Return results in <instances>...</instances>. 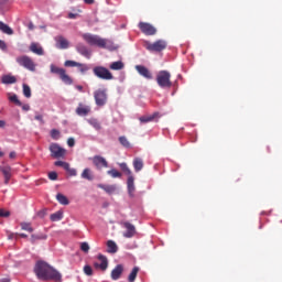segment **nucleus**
<instances>
[{
    "instance_id": "obj_33",
    "label": "nucleus",
    "mask_w": 282,
    "mask_h": 282,
    "mask_svg": "<svg viewBox=\"0 0 282 282\" xmlns=\"http://www.w3.org/2000/svg\"><path fill=\"white\" fill-rule=\"evenodd\" d=\"M138 273H139V268L138 267L132 268L130 275H128V282H134V280H137Z\"/></svg>"
},
{
    "instance_id": "obj_7",
    "label": "nucleus",
    "mask_w": 282,
    "mask_h": 282,
    "mask_svg": "<svg viewBox=\"0 0 282 282\" xmlns=\"http://www.w3.org/2000/svg\"><path fill=\"white\" fill-rule=\"evenodd\" d=\"M93 74L101 80H113V74H111L105 66H96L93 68Z\"/></svg>"
},
{
    "instance_id": "obj_1",
    "label": "nucleus",
    "mask_w": 282,
    "mask_h": 282,
    "mask_svg": "<svg viewBox=\"0 0 282 282\" xmlns=\"http://www.w3.org/2000/svg\"><path fill=\"white\" fill-rule=\"evenodd\" d=\"M33 272L35 273V276H37V280L61 282L59 271L45 261L40 260L35 262Z\"/></svg>"
},
{
    "instance_id": "obj_34",
    "label": "nucleus",
    "mask_w": 282,
    "mask_h": 282,
    "mask_svg": "<svg viewBox=\"0 0 282 282\" xmlns=\"http://www.w3.org/2000/svg\"><path fill=\"white\" fill-rule=\"evenodd\" d=\"M119 142L121 147H124V149H131V143L129 142V139H127V137H119Z\"/></svg>"
},
{
    "instance_id": "obj_43",
    "label": "nucleus",
    "mask_w": 282,
    "mask_h": 282,
    "mask_svg": "<svg viewBox=\"0 0 282 282\" xmlns=\"http://www.w3.org/2000/svg\"><path fill=\"white\" fill-rule=\"evenodd\" d=\"M9 100H10L11 102H14V105H17L18 107H21V106H22L21 100H19V97H18L17 95L11 96V97L9 98Z\"/></svg>"
},
{
    "instance_id": "obj_53",
    "label": "nucleus",
    "mask_w": 282,
    "mask_h": 282,
    "mask_svg": "<svg viewBox=\"0 0 282 282\" xmlns=\"http://www.w3.org/2000/svg\"><path fill=\"white\" fill-rule=\"evenodd\" d=\"M117 250L118 249H108V250H106V252H108L110 254H115V253H117Z\"/></svg>"
},
{
    "instance_id": "obj_28",
    "label": "nucleus",
    "mask_w": 282,
    "mask_h": 282,
    "mask_svg": "<svg viewBox=\"0 0 282 282\" xmlns=\"http://www.w3.org/2000/svg\"><path fill=\"white\" fill-rule=\"evenodd\" d=\"M56 199L62 206H69V199L63 194H57Z\"/></svg>"
},
{
    "instance_id": "obj_61",
    "label": "nucleus",
    "mask_w": 282,
    "mask_h": 282,
    "mask_svg": "<svg viewBox=\"0 0 282 282\" xmlns=\"http://www.w3.org/2000/svg\"><path fill=\"white\" fill-rule=\"evenodd\" d=\"M76 89H77L78 91H83V86L77 85V86H76Z\"/></svg>"
},
{
    "instance_id": "obj_49",
    "label": "nucleus",
    "mask_w": 282,
    "mask_h": 282,
    "mask_svg": "<svg viewBox=\"0 0 282 282\" xmlns=\"http://www.w3.org/2000/svg\"><path fill=\"white\" fill-rule=\"evenodd\" d=\"M75 144H76V140H74V138H69L68 140H67V145L68 147H75Z\"/></svg>"
},
{
    "instance_id": "obj_10",
    "label": "nucleus",
    "mask_w": 282,
    "mask_h": 282,
    "mask_svg": "<svg viewBox=\"0 0 282 282\" xmlns=\"http://www.w3.org/2000/svg\"><path fill=\"white\" fill-rule=\"evenodd\" d=\"M94 98L97 107H105L107 105V91L98 89L94 93Z\"/></svg>"
},
{
    "instance_id": "obj_50",
    "label": "nucleus",
    "mask_w": 282,
    "mask_h": 282,
    "mask_svg": "<svg viewBox=\"0 0 282 282\" xmlns=\"http://www.w3.org/2000/svg\"><path fill=\"white\" fill-rule=\"evenodd\" d=\"M34 118H35V120L41 122V124H45V120H43V116L42 115H36Z\"/></svg>"
},
{
    "instance_id": "obj_8",
    "label": "nucleus",
    "mask_w": 282,
    "mask_h": 282,
    "mask_svg": "<svg viewBox=\"0 0 282 282\" xmlns=\"http://www.w3.org/2000/svg\"><path fill=\"white\" fill-rule=\"evenodd\" d=\"M48 151L51 152V158H54V160L65 158V154L67 153V150L61 148L58 143H51Z\"/></svg>"
},
{
    "instance_id": "obj_29",
    "label": "nucleus",
    "mask_w": 282,
    "mask_h": 282,
    "mask_svg": "<svg viewBox=\"0 0 282 282\" xmlns=\"http://www.w3.org/2000/svg\"><path fill=\"white\" fill-rule=\"evenodd\" d=\"M83 180H88V182H91L94 180V174L91 173L90 169H85L82 173Z\"/></svg>"
},
{
    "instance_id": "obj_37",
    "label": "nucleus",
    "mask_w": 282,
    "mask_h": 282,
    "mask_svg": "<svg viewBox=\"0 0 282 282\" xmlns=\"http://www.w3.org/2000/svg\"><path fill=\"white\" fill-rule=\"evenodd\" d=\"M23 96L32 98V89L26 84H23Z\"/></svg>"
},
{
    "instance_id": "obj_20",
    "label": "nucleus",
    "mask_w": 282,
    "mask_h": 282,
    "mask_svg": "<svg viewBox=\"0 0 282 282\" xmlns=\"http://www.w3.org/2000/svg\"><path fill=\"white\" fill-rule=\"evenodd\" d=\"M158 116H160V112H154L153 115L140 117L139 120L142 124H147V122H153Z\"/></svg>"
},
{
    "instance_id": "obj_46",
    "label": "nucleus",
    "mask_w": 282,
    "mask_h": 282,
    "mask_svg": "<svg viewBox=\"0 0 282 282\" xmlns=\"http://www.w3.org/2000/svg\"><path fill=\"white\" fill-rule=\"evenodd\" d=\"M48 180H52L53 182L58 180V174L56 172H50Z\"/></svg>"
},
{
    "instance_id": "obj_13",
    "label": "nucleus",
    "mask_w": 282,
    "mask_h": 282,
    "mask_svg": "<svg viewBox=\"0 0 282 282\" xmlns=\"http://www.w3.org/2000/svg\"><path fill=\"white\" fill-rule=\"evenodd\" d=\"M121 226L126 228L127 231L123 234V236L127 237L128 239H131V237L135 235V226H133V224L129 221H123L121 223Z\"/></svg>"
},
{
    "instance_id": "obj_56",
    "label": "nucleus",
    "mask_w": 282,
    "mask_h": 282,
    "mask_svg": "<svg viewBox=\"0 0 282 282\" xmlns=\"http://www.w3.org/2000/svg\"><path fill=\"white\" fill-rule=\"evenodd\" d=\"M80 248H89V243L88 242H82Z\"/></svg>"
},
{
    "instance_id": "obj_62",
    "label": "nucleus",
    "mask_w": 282,
    "mask_h": 282,
    "mask_svg": "<svg viewBox=\"0 0 282 282\" xmlns=\"http://www.w3.org/2000/svg\"><path fill=\"white\" fill-rule=\"evenodd\" d=\"M29 30H34V24L33 23L29 24Z\"/></svg>"
},
{
    "instance_id": "obj_38",
    "label": "nucleus",
    "mask_w": 282,
    "mask_h": 282,
    "mask_svg": "<svg viewBox=\"0 0 282 282\" xmlns=\"http://www.w3.org/2000/svg\"><path fill=\"white\" fill-rule=\"evenodd\" d=\"M83 272H84L85 275H87V276L94 275V270L91 269V265H85V267H83Z\"/></svg>"
},
{
    "instance_id": "obj_15",
    "label": "nucleus",
    "mask_w": 282,
    "mask_h": 282,
    "mask_svg": "<svg viewBox=\"0 0 282 282\" xmlns=\"http://www.w3.org/2000/svg\"><path fill=\"white\" fill-rule=\"evenodd\" d=\"M93 163L96 166V169H107L109 166V163L107 162V160L100 155L94 156Z\"/></svg>"
},
{
    "instance_id": "obj_22",
    "label": "nucleus",
    "mask_w": 282,
    "mask_h": 282,
    "mask_svg": "<svg viewBox=\"0 0 282 282\" xmlns=\"http://www.w3.org/2000/svg\"><path fill=\"white\" fill-rule=\"evenodd\" d=\"M133 167L135 173H140V171H142V169H144V161H142V159L140 158H135L133 160Z\"/></svg>"
},
{
    "instance_id": "obj_57",
    "label": "nucleus",
    "mask_w": 282,
    "mask_h": 282,
    "mask_svg": "<svg viewBox=\"0 0 282 282\" xmlns=\"http://www.w3.org/2000/svg\"><path fill=\"white\" fill-rule=\"evenodd\" d=\"M85 3H87L88 6L94 4V0H84Z\"/></svg>"
},
{
    "instance_id": "obj_5",
    "label": "nucleus",
    "mask_w": 282,
    "mask_h": 282,
    "mask_svg": "<svg viewBox=\"0 0 282 282\" xmlns=\"http://www.w3.org/2000/svg\"><path fill=\"white\" fill-rule=\"evenodd\" d=\"M167 45L169 44L164 40H158L154 43H151V42L144 43V47L145 50H148V52H155V53L164 52Z\"/></svg>"
},
{
    "instance_id": "obj_60",
    "label": "nucleus",
    "mask_w": 282,
    "mask_h": 282,
    "mask_svg": "<svg viewBox=\"0 0 282 282\" xmlns=\"http://www.w3.org/2000/svg\"><path fill=\"white\" fill-rule=\"evenodd\" d=\"M39 217H45V212H39Z\"/></svg>"
},
{
    "instance_id": "obj_25",
    "label": "nucleus",
    "mask_w": 282,
    "mask_h": 282,
    "mask_svg": "<svg viewBox=\"0 0 282 282\" xmlns=\"http://www.w3.org/2000/svg\"><path fill=\"white\" fill-rule=\"evenodd\" d=\"M30 50L31 52H33V54H37V56H43L44 52H43V47H41L39 44L36 43H32L30 45Z\"/></svg>"
},
{
    "instance_id": "obj_14",
    "label": "nucleus",
    "mask_w": 282,
    "mask_h": 282,
    "mask_svg": "<svg viewBox=\"0 0 282 282\" xmlns=\"http://www.w3.org/2000/svg\"><path fill=\"white\" fill-rule=\"evenodd\" d=\"M98 260L100 261V263H94V268L100 269L102 272L107 271V268H109V261L107 260V257L100 254L98 256Z\"/></svg>"
},
{
    "instance_id": "obj_58",
    "label": "nucleus",
    "mask_w": 282,
    "mask_h": 282,
    "mask_svg": "<svg viewBox=\"0 0 282 282\" xmlns=\"http://www.w3.org/2000/svg\"><path fill=\"white\" fill-rule=\"evenodd\" d=\"M3 127H6V121L0 120V129H3Z\"/></svg>"
},
{
    "instance_id": "obj_47",
    "label": "nucleus",
    "mask_w": 282,
    "mask_h": 282,
    "mask_svg": "<svg viewBox=\"0 0 282 282\" xmlns=\"http://www.w3.org/2000/svg\"><path fill=\"white\" fill-rule=\"evenodd\" d=\"M0 217H10V212L6 209H0Z\"/></svg>"
},
{
    "instance_id": "obj_30",
    "label": "nucleus",
    "mask_w": 282,
    "mask_h": 282,
    "mask_svg": "<svg viewBox=\"0 0 282 282\" xmlns=\"http://www.w3.org/2000/svg\"><path fill=\"white\" fill-rule=\"evenodd\" d=\"M88 124L96 129V131H100L102 129V126L100 124V121L98 119H90L88 120Z\"/></svg>"
},
{
    "instance_id": "obj_36",
    "label": "nucleus",
    "mask_w": 282,
    "mask_h": 282,
    "mask_svg": "<svg viewBox=\"0 0 282 282\" xmlns=\"http://www.w3.org/2000/svg\"><path fill=\"white\" fill-rule=\"evenodd\" d=\"M120 169L121 171H123V173H126V175H128V177H131V175H133L127 163H121Z\"/></svg>"
},
{
    "instance_id": "obj_2",
    "label": "nucleus",
    "mask_w": 282,
    "mask_h": 282,
    "mask_svg": "<svg viewBox=\"0 0 282 282\" xmlns=\"http://www.w3.org/2000/svg\"><path fill=\"white\" fill-rule=\"evenodd\" d=\"M82 37L84 39V41H86V43H88V45L101 47L102 50H109V46H108L109 40L107 39H102L91 33H84Z\"/></svg>"
},
{
    "instance_id": "obj_6",
    "label": "nucleus",
    "mask_w": 282,
    "mask_h": 282,
    "mask_svg": "<svg viewBox=\"0 0 282 282\" xmlns=\"http://www.w3.org/2000/svg\"><path fill=\"white\" fill-rule=\"evenodd\" d=\"M17 63L21 67H24V69H29V72H36V64L34 63L33 59H31L30 56L28 55H22L17 57Z\"/></svg>"
},
{
    "instance_id": "obj_12",
    "label": "nucleus",
    "mask_w": 282,
    "mask_h": 282,
    "mask_svg": "<svg viewBox=\"0 0 282 282\" xmlns=\"http://www.w3.org/2000/svg\"><path fill=\"white\" fill-rule=\"evenodd\" d=\"M135 70L138 72V74H140V76L147 78V80L153 79V74L151 73V70H149V68H147V66L137 65Z\"/></svg>"
},
{
    "instance_id": "obj_27",
    "label": "nucleus",
    "mask_w": 282,
    "mask_h": 282,
    "mask_svg": "<svg viewBox=\"0 0 282 282\" xmlns=\"http://www.w3.org/2000/svg\"><path fill=\"white\" fill-rule=\"evenodd\" d=\"M0 31L3 32V34H8L9 36L14 34V31L12 28L8 26V24L0 21Z\"/></svg>"
},
{
    "instance_id": "obj_54",
    "label": "nucleus",
    "mask_w": 282,
    "mask_h": 282,
    "mask_svg": "<svg viewBox=\"0 0 282 282\" xmlns=\"http://www.w3.org/2000/svg\"><path fill=\"white\" fill-rule=\"evenodd\" d=\"M78 17V13H68V19H76Z\"/></svg>"
},
{
    "instance_id": "obj_21",
    "label": "nucleus",
    "mask_w": 282,
    "mask_h": 282,
    "mask_svg": "<svg viewBox=\"0 0 282 282\" xmlns=\"http://www.w3.org/2000/svg\"><path fill=\"white\" fill-rule=\"evenodd\" d=\"M97 186L98 188H101L102 191H105V193H107L108 195H113V192L117 191L118 188L116 185L98 184Z\"/></svg>"
},
{
    "instance_id": "obj_9",
    "label": "nucleus",
    "mask_w": 282,
    "mask_h": 282,
    "mask_svg": "<svg viewBox=\"0 0 282 282\" xmlns=\"http://www.w3.org/2000/svg\"><path fill=\"white\" fill-rule=\"evenodd\" d=\"M138 26L145 36H155V34H158V29L151 23L140 22Z\"/></svg>"
},
{
    "instance_id": "obj_52",
    "label": "nucleus",
    "mask_w": 282,
    "mask_h": 282,
    "mask_svg": "<svg viewBox=\"0 0 282 282\" xmlns=\"http://www.w3.org/2000/svg\"><path fill=\"white\" fill-rule=\"evenodd\" d=\"M21 107H22L23 111H30V105H28V104L23 105L22 104Z\"/></svg>"
},
{
    "instance_id": "obj_26",
    "label": "nucleus",
    "mask_w": 282,
    "mask_h": 282,
    "mask_svg": "<svg viewBox=\"0 0 282 282\" xmlns=\"http://www.w3.org/2000/svg\"><path fill=\"white\" fill-rule=\"evenodd\" d=\"M113 72H120V69H124V63L122 61L113 62L109 66Z\"/></svg>"
},
{
    "instance_id": "obj_41",
    "label": "nucleus",
    "mask_w": 282,
    "mask_h": 282,
    "mask_svg": "<svg viewBox=\"0 0 282 282\" xmlns=\"http://www.w3.org/2000/svg\"><path fill=\"white\" fill-rule=\"evenodd\" d=\"M55 166H62V169L65 171L66 169H69V163L65 162V161H56Z\"/></svg>"
},
{
    "instance_id": "obj_51",
    "label": "nucleus",
    "mask_w": 282,
    "mask_h": 282,
    "mask_svg": "<svg viewBox=\"0 0 282 282\" xmlns=\"http://www.w3.org/2000/svg\"><path fill=\"white\" fill-rule=\"evenodd\" d=\"M0 50H8V45L3 40H0Z\"/></svg>"
},
{
    "instance_id": "obj_55",
    "label": "nucleus",
    "mask_w": 282,
    "mask_h": 282,
    "mask_svg": "<svg viewBox=\"0 0 282 282\" xmlns=\"http://www.w3.org/2000/svg\"><path fill=\"white\" fill-rule=\"evenodd\" d=\"M9 158L14 160V158H17V152H10Z\"/></svg>"
},
{
    "instance_id": "obj_31",
    "label": "nucleus",
    "mask_w": 282,
    "mask_h": 282,
    "mask_svg": "<svg viewBox=\"0 0 282 282\" xmlns=\"http://www.w3.org/2000/svg\"><path fill=\"white\" fill-rule=\"evenodd\" d=\"M51 221H61L63 219V210H57L50 216Z\"/></svg>"
},
{
    "instance_id": "obj_35",
    "label": "nucleus",
    "mask_w": 282,
    "mask_h": 282,
    "mask_svg": "<svg viewBox=\"0 0 282 282\" xmlns=\"http://www.w3.org/2000/svg\"><path fill=\"white\" fill-rule=\"evenodd\" d=\"M20 226L22 230H26V232H34V228H32V223H21Z\"/></svg>"
},
{
    "instance_id": "obj_3",
    "label": "nucleus",
    "mask_w": 282,
    "mask_h": 282,
    "mask_svg": "<svg viewBox=\"0 0 282 282\" xmlns=\"http://www.w3.org/2000/svg\"><path fill=\"white\" fill-rule=\"evenodd\" d=\"M156 83L161 89H171L173 82H171V73L169 70H160L156 74Z\"/></svg>"
},
{
    "instance_id": "obj_16",
    "label": "nucleus",
    "mask_w": 282,
    "mask_h": 282,
    "mask_svg": "<svg viewBox=\"0 0 282 282\" xmlns=\"http://www.w3.org/2000/svg\"><path fill=\"white\" fill-rule=\"evenodd\" d=\"M127 188H128V195H130V197H134V195H135V178L133 177V175L128 176Z\"/></svg>"
},
{
    "instance_id": "obj_18",
    "label": "nucleus",
    "mask_w": 282,
    "mask_h": 282,
    "mask_svg": "<svg viewBox=\"0 0 282 282\" xmlns=\"http://www.w3.org/2000/svg\"><path fill=\"white\" fill-rule=\"evenodd\" d=\"M123 272V267L121 264H117L112 271H110V279L117 281L121 276Z\"/></svg>"
},
{
    "instance_id": "obj_42",
    "label": "nucleus",
    "mask_w": 282,
    "mask_h": 282,
    "mask_svg": "<svg viewBox=\"0 0 282 282\" xmlns=\"http://www.w3.org/2000/svg\"><path fill=\"white\" fill-rule=\"evenodd\" d=\"M51 138L53 140H58L61 138V131L56 129L51 130Z\"/></svg>"
},
{
    "instance_id": "obj_4",
    "label": "nucleus",
    "mask_w": 282,
    "mask_h": 282,
    "mask_svg": "<svg viewBox=\"0 0 282 282\" xmlns=\"http://www.w3.org/2000/svg\"><path fill=\"white\" fill-rule=\"evenodd\" d=\"M50 69L51 74H56L57 76H59L61 80L65 83V85L74 84V79H72V77L67 75V70H65V68H61L54 64H51Z\"/></svg>"
},
{
    "instance_id": "obj_11",
    "label": "nucleus",
    "mask_w": 282,
    "mask_h": 282,
    "mask_svg": "<svg viewBox=\"0 0 282 282\" xmlns=\"http://www.w3.org/2000/svg\"><path fill=\"white\" fill-rule=\"evenodd\" d=\"M54 41L57 50H67L69 47V41H67V39H65L63 35L55 36Z\"/></svg>"
},
{
    "instance_id": "obj_32",
    "label": "nucleus",
    "mask_w": 282,
    "mask_h": 282,
    "mask_svg": "<svg viewBox=\"0 0 282 282\" xmlns=\"http://www.w3.org/2000/svg\"><path fill=\"white\" fill-rule=\"evenodd\" d=\"M77 52L82 54V56H89V50L83 44L77 45Z\"/></svg>"
},
{
    "instance_id": "obj_48",
    "label": "nucleus",
    "mask_w": 282,
    "mask_h": 282,
    "mask_svg": "<svg viewBox=\"0 0 282 282\" xmlns=\"http://www.w3.org/2000/svg\"><path fill=\"white\" fill-rule=\"evenodd\" d=\"M107 248H118V246L116 245V242L113 240H108Z\"/></svg>"
},
{
    "instance_id": "obj_40",
    "label": "nucleus",
    "mask_w": 282,
    "mask_h": 282,
    "mask_svg": "<svg viewBox=\"0 0 282 282\" xmlns=\"http://www.w3.org/2000/svg\"><path fill=\"white\" fill-rule=\"evenodd\" d=\"M77 67L82 74H86V72H89V66H87V64L78 63Z\"/></svg>"
},
{
    "instance_id": "obj_39",
    "label": "nucleus",
    "mask_w": 282,
    "mask_h": 282,
    "mask_svg": "<svg viewBox=\"0 0 282 282\" xmlns=\"http://www.w3.org/2000/svg\"><path fill=\"white\" fill-rule=\"evenodd\" d=\"M108 175H111L113 178L116 177H122V173L118 172V170L112 169L110 171L107 172Z\"/></svg>"
},
{
    "instance_id": "obj_45",
    "label": "nucleus",
    "mask_w": 282,
    "mask_h": 282,
    "mask_svg": "<svg viewBox=\"0 0 282 282\" xmlns=\"http://www.w3.org/2000/svg\"><path fill=\"white\" fill-rule=\"evenodd\" d=\"M64 65H65V67H78V62L68 59L64 63Z\"/></svg>"
},
{
    "instance_id": "obj_59",
    "label": "nucleus",
    "mask_w": 282,
    "mask_h": 282,
    "mask_svg": "<svg viewBox=\"0 0 282 282\" xmlns=\"http://www.w3.org/2000/svg\"><path fill=\"white\" fill-rule=\"evenodd\" d=\"M0 282H10V278H3L0 280Z\"/></svg>"
},
{
    "instance_id": "obj_64",
    "label": "nucleus",
    "mask_w": 282,
    "mask_h": 282,
    "mask_svg": "<svg viewBox=\"0 0 282 282\" xmlns=\"http://www.w3.org/2000/svg\"><path fill=\"white\" fill-rule=\"evenodd\" d=\"M20 237L25 238V237H28V235H25V234H20Z\"/></svg>"
},
{
    "instance_id": "obj_44",
    "label": "nucleus",
    "mask_w": 282,
    "mask_h": 282,
    "mask_svg": "<svg viewBox=\"0 0 282 282\" xmlns=\"http://www.w3.org/2000/svg\"><path fill=\"white\" fill-rule=\"evenodd\" d=\"M68 175H70V177H76L78 175V172L76 171V169H72L68 164V169L65 170Z\"/></svg>"
},
{
    "instance_id": "obj_23",
    "label": "nucleus",
    "mask_w": 282,
    "mask_h": 282,
    "mask_svg": "<svg viewBox=\"0 0 282 282\" xmlns=\"http://www.w3.org/2000/svg\"><path fill=\"white\" fill-rule=\"evenodd\" d=\"M47 239V235L44 234H35L31 236V243H39V241H45Z\"/></svg>"
},
{
    "instance_id": "obj_17",
    "label": "nucleus",
    "mask_w": 282,
    "mask_h": 282,
    "mask_svg": "<svg viewBox=\"0 0 282 282\" xmlns=\"http://www.w3.org/2000/svg\"><path fill=\"white\" fill-rule=\"evenodd\" d=\"M0 171L4 176V184H10V178L12 177V167H10V165L0 166Z\"/></svg>"
},
{
    "instance_id": "obj_63",
    "label": "nucleus",
    "mask_w": 282,
    "mask_h": 282,
    "mask_svg": "<svg viewBox=\"0 0 282 282\" xmlns=\"http://www.w3.org/2000/svg\"><path fill=\"white\" fill-rule=\"evenodd\" d=\"M80 250H83V252L85 253L89 252V249H80Z\"/></svg>"
},
{
    "instance_id": "obj_24",
    "label": "nucleus",
    "mask_w": 282,
    "mask_h": 282,
    "mask_svg": "<svg viewBox=\"0 0 282 282\" xmlns=\"http://www.w3.org/2000/svg\"><path fill=\"white\" fill-rule=\"evenodd\" d=\"M1 83L3 85H14V83H17V77L12 75H4L2 76Z\"/></svg>"
},
{
    "instance_id": "obj_19",
    "label": "nucleus",
    "mask_w": 282,
    "mask_h": 282,
    "mask_svg": "<svg viewBox=\"0 0 282 282\" xmlns=\"http://www.w3.org/2000/svg\"><path fill=\"white\" fill-rule=\"evenodd\" d=\"M91 111V108L88 106H84L83 104H79L76 108L77 116H88V113Z\"/></svg>"
}]
</instances>
